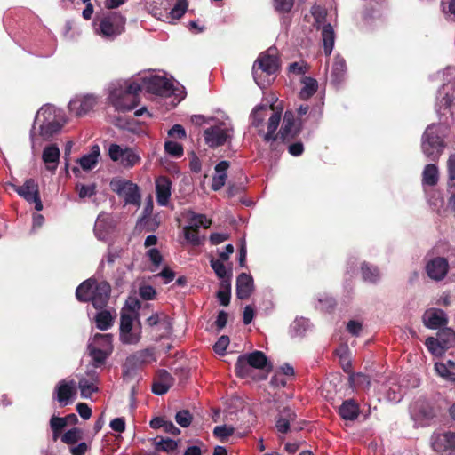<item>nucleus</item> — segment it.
Returning <instances> with one entry per match:
<instances>
[{"label": "nucleus", "mask_w": 455, "mask_h": 455, "mask_svg": "<svg viewBox=\"0 0 455 455\" xmlns=\"http://www.w3.org/2000/svg\"><path fill=\"white\" fill-rule=\"evenodd\" d=\"M107 90L109 103L119 112L135 108L139 103L137 93L141 90L161 97H173L174 105L186 96L185 88L179 82L153 72L139 74L131 79L113 81Z\"/></svg>", "instance_id": "f257e3e1"}, {"label": "nucleus", "mask_w": 455, "mask_h": 455, "mask_svg": "<svg viewBox=\"0 0 455 455\" xmlns=\"http://www.w3.org/2000/svg\"><path fill=\"white\" fill-rule=\"evenodd\" d=\"M111 288L105 281L97 282L90 278L83 282L76 291V297L79 301H91L97 309L103 308L109 299Z\"/></svg>", "instance_id": "f03ea898"}, {"label": "nucleus", "mask_w": 455, "mask_h": 455, "mask_svg": "<svg viewBox=\"0 0 455 455\" xmlns=\"http://www.w3.org/2000/svg\"><path fill=\"white\" fill-rule=\"evenodd\" d=\"M279 69V60L274 49H268L259 54L253 64L252 74L256 84L260 88H265L274 80V76Z\"/></svg>", "instance_id": "7ed1b4c3"}, {"label": "nucleus", "mask_w": 455, "mask_h": 455, "mask_svg": "<svg viewBox=\"0 0 455 455\" xmlns=\"http://www.w3.org/2000/svg\"><path fill=\"white\" fill-rule=\"evenodd\" d=\"M447 126L443 124H432L426 129L421 141L423 154L431 160H436L442 155L445 144Z\"/></svg>", "instance_id": "20e7f679"}, {"label": "nucleus", "mask_w": 455, "mask_h": 455, "mask_svg": "<svg viewBox=\"0 0 455 455\" xmlns=\"http://www.w3.org/2000/svg\"><path fill=\"white\" fill-rule=\"evenodd\" d=\"M95 24L97 35L112 41L124 32L126 18L120 12H110L103 14Z\"/></svg>", "instance_id": "39448f33"}, {"label": "nucleus", "mask_w": 455, "mask_h": 455, "mask_svg": "<svg viewBox=\"0 0 455 455\" xmlns=\"http://www.w3.org/2000/svg\"><path fill=\"white\" fill-rule=\"evenodd\" d=\"M113 336L111 334H95L88 343V353L92 364L101 366L113 351Z\"/></svg>", "instance_id": "423d86ee"}, {"label": "nucleus", "mask_w": 455, "mask_h": 455, "mask_svg": "<svg viewBox=\"0 0 455 455\" xmlns=\"http://www.w3.org/2000/svg\"><path fill=\"white\" fill-rule=\"evenodd\" d=\"M234 134L233 125L228 118L215 122L204 132L205 143L210 148H218L229 141Z\"/></svg>", "instance_id": "0eeeda50"}, {"label": "nucleus", "mask_w": 455, "mask_h": 455, "mask_svg": "<svg viewBox=\"0 0 455 455\" xmlns=\"http://www.w3.org/2000/svg\"><path fill=\"white\" fill-rule=\"evenodd\" d=\"M135 316L127 313V307L120 316L119 339L124 345H137L141 339L140 323L134 324Z\"/></svg>", "instance_id": "6e6552de"}, {"label": "nucleus", "mask_w": 455, "mask_h": 455, "mask_svg": "<svg viewBox=\"0 0 455 455\" xmlns=\"http://www.w3.org/2000/svg\"><path fill=\"white\" fill-rule=\"evenodd\" d=\"M311 13L315 20V26L317 29H322L324 52L326 55H330L334 46L335 33L331 25L325 23L326 11L319 5H314Z\"/></svg>", "instance_id": "1a4fd4ad"}, {"label": "nucleus", "mask_w": 455, "mask_h": 455, "mask_svg": "<svg viewBox=\"0 0 455 455\" xmlns=\"http://www.w3.org/2000/svg\"><path fill=\"white\" fill-rule=\"evenodd\" d=\"M268 363L266 355L261 351L244 354L237 358L235 363L236 374L241 378H247L251 375V368L264 369Z\"/></svg>", "instance_id": "9d476101"}, {"label": "nucleus", "mask_w": 455, "mask_h": 455, "mask_svg": "<svg viewBox=\"0 0 455 455\" xmlns=\"http://www.w3.org/2000/svg\"><path fill=\"white\" fill-rule=\"evenodd\" d=\"M156 361L154 352L150 348L138 350L133 354L127 356L123 365V371L124 378L127 380L132 379L137 373V371L143 365Z\"/></svg>", "instance_id": "9b49d317"}, {"label": "nucleus", "mask_w": 455, "mask_h": 455, "mask_svg": "<svg viewBox=\"0 0 455 455\" xmlns=\"http://www.w3.org/2000/svg\"><path fill=\"white\" fill-rule=\"evenodd\" d=\"M100 366L89 363L86 370L83 374H77L78 379L77 387L80 390L81 397L88 399L93 393L99 391L100 377L97 369Z\"/></svg>", "instance_id": "f8f14e48"}, {"label": "nucleus", "mask_w": 455, "mask_h": 455, "mask_svg": "<svg viewBox=\"0 0 455 455\" xmlns=\"http://www.w3.org/2000/svg\"><path fill=\"white\" fill-rule=\"evenodd\" d=\"M108 156L124 168H132L140 162L139 153L127 146L112 143L108 147Z\"/></svg>", "instance_id": "ddd939ff"}, {"label": "nucleus", "mask_w": 455, "mask_h": 455, "mask_svg": "<svg viewBox=\"0 0 455 455\" xmlns=\"http://www.w3.org/2000/svg\"><path fill=\"white\" fill-rule=\"evenodd\" d=\"M111 189L120 197H123L126 204L139 206L140 204V193L139 187L133 182L122 179H115L110 182Z\"/></svg>", "instance_id": "4468645a"}, {"label": "nucleus", "mask_w": 455, "mask_h": 455, "mask_svg": "<svg viewBox=\"0 0 455 455\" xmlns=\"http://www.w3.org/2000/svg\"><path fill=\"white\" fill-rule=\"evenodd\" d=\"M77 383L75 379H62L58 382L53 391V399L61 406L74 402L76 395Z\"/></svg>", "instance_id": "2eb2a0df"}, {"label": "nucleus", "mask_w": 455, "mask_h": 455, "mask_svg": "<svg viewBox=\"0 0 455 455\" xmlns=\"http://www.w3.org/2000/svg\"><path fill=\"white\" fill-rule=\"evenodd\" d=\"M14 191L27 202L35 204V209L41 211L43 204L40 199L38 185L33 179H28L22 186L12 185Z\"/></svg>", "instance_id": "dca6fc26"}, {"label": "nucleus", "mask_w": 455, "mask_h": 455, "mask_svg": "<svg viewBox=\"0 0 455 455\" xmlns=\"http://www.w3.org/2000/svg\"><path fill=\"white\" fill-rule=\"evenodd\" d=\"M66 117L63 111L52 105L43 106L36 113L34 124H64Z\"/></svg>", "instance_id": "f3484780"}, {"label": "nucleus", "mask_w": 455, "mask_h": 455, "mask_svg": "<svg viewBox=\"0 0 455 455\" xmlns=\"http://www.w3.org/2000/svg\"><path fill=\"white\" fill-rule=\"evenodd\" d=\"M63 124H39L35 125L30 133V140L32 148L40 147L44 141L49 140L54 134H56Z\"/></svg>", "instance_id": "a211bd4d"}, {"label": "nucleus", "mask_w": 455, "mask_h": 455, "mask_svg": "<svg viewBox=\"0 0 455 455\" xmlns=\"http://www.w3.org/2000/svg\"><path fill=\"white\" fill-rule=\"evenodd\" d=\"M99 101V97L94 94L75 96L68 104L70 112L76 116H83L93 109Z\"/></svg>", "instance_id": "6ab92c4d"}, {"label": "nucleus", "mask_w": 455, "mask_h": 455, "mask_svg": "<svg viewBox=\"0 0 455 455\" xmlns=\"http://www.w3.org/2000/svg\"><path fill=\"white\" fill-rule=\"evenodd\" d=\"M432 449L440 454L455 451V433L451 431L435 433L431 437Z\"/></svg>", "instance_id": "aec40b11"}, {"label": "nucleus", "mask_w": 455, "mask_h": 455, "mask_svg": "<svg viewBox=\"0 0 455 455\" xmlns=\"http://www.w3.org/2000/svg\"><path fill=\"white\" fill-rule=\"evenodd\" d=\"M411 419L419 426H426L435 417L434 409L424 401H418L411 406Z\"/></svg>", "instance_id": "412c9836"}, {"label": "nucleus", "mask_w": 455, "mask_h": 455, "mask_svg": "<svg viewBox=\"0 0 455 455\" xmlns=\"http://www.w3.org/2000/svg\"><path fill=\"white\" fill-rule=\"evenodd\" d=\"M449 270V263L443 257L431 259L426 264V271L429 278L435 281L443 280Z\"/></svg>", "instance_id": "4be33fe9"}, {"label": "nucleus", "mask_w": 455, "mask_h": 455, "mask_svg": "<svg viewBox=\"0 0 455 455\" xmlns=\"http://www.w3.org/2000/svg\"><path fill=\"white\" fill-rule=\"evenodd\" d=\"M115 222L113 218L107 213H100L94 225V234L99 240L107 241L114 231Z\"/></svg>", "instance_id": "5701e85b"}, {"label": "nucleus", "mask_w": 455, "mask_h": 455, "mask_svg": "<svg viewBox=\"0 0 455 455\" xmlns=\"http://www.w3.org/2000/svg\"><path fill=\"white\" fill-rule=\"evenodd\" d=\"M423 322L426 327H427L428 329L441 330L447 324L448 318L443 310L437 308H430L424 313Z\"/></svg>", "instance_id": "b1692460"}, {"label": "nucleus", "mask_w": 455, "mask_h": 455, "mask_svg": "<svg viewBox=\"0 0 455 455\" xmlns=\"http://www.w3.org/2000/svg\"><path fill=\"white\" fill-rule=\"evenodd\" d=\"M174 379L166 370H159L152 384V392L163 395L172 387Z\"/></svg>", "instance_id": "393cba45"}, {"label": "nucleus", "mask_w": 455, "mask_h": 455, "mask_svg": "<svg viewBox=\"0 0 455 455\" xmlns=\"http://www.w3.org/2000/svg\"><path fill=\"white\" fill-rule=\"evenodd\" d=\"M156 202L160 206H166L172 195V181L164 176L156 180Z\"/></svg>", "instance_id": "a878e982"}, {"label": "nucleus", "mask_w": 455, "mask_h": 455, "mask_svg": "<svg viewBox=\"0 0 455 455\" xmlns=\"http://www.w3.org/2000/svg\"><path fill=\"white\" fill-rule=\"evenodd\" d=\"M254 289L253 278L251 275L242 273L236 279V296L240 299H248Z\"/></svg>", "instance_id": "bb28decb"}, {"label": "nucleus", "mask_w": 455, "mask_h": 455, "mask_svg": "<svg viewBox=\"0 0 455 455\" xmlns=\"http://www.w3.org/2000/svg\"><path fill=\"white\" fill-rule=\"evenodd\" d=\"M60 156V149L56 145H50L44 148L42 159L45 164L47 170L54 172L57 169Z\"/></svg>", "instance_id": "cd10ccee"}, {"label": "nucleus", "mask_w": 455, "mask_h": 455, "mask_svg": "<svg viewBox=\"0 0 455 455\" xmlns=\"http://www.w3.org/2000/svg\"><path fill=\"white\" fill-rule=\"evenodd\" d=\"M299 132V127L295 124L294 115L291 111H286L283 117V126L279 132L281 138L284 140L293 138Z\"/></svg>", "instance_id": "c85d7f7f"}, {"label": "nucleus", "mask_w": 455, "mask_h": 455, "mask_svg": "<svg viewBox=\"0 0 455 455\" xmlns=\"http://www.w3.org/2000/svg\"><path fill=\"white\" fill-rule=\"evenodd\" d=\"M183 216L188 220V224L186 226L194 229L208 228L212 224L211 220H208L204 214L196 213L192 210H186Z\"/></svg>", "instance_id": "c756f323"}, {"label": "nucleus", "mask_w": 455, "mask_h": 455, "mask_svg": "<svg viewBox=\"0 0 455 455\" xmlns=\"http://www.w3.org/2000/svg\"><path fill=\"white\" fill-rule=\"evenodd\" d=\"M435 370L438 376L451 382H455V361L446 360L435 364Z\"/></svg>", "instance_id": "7c9ffc66"}, {"label": "nucleus", "mask_w": 455, "mask_h": 455, "mask_svg": "<svg viewBox=\"0 0 455 455\" xmlns=\"http://www.w3.org/2000/svg\"><path fill=\"white\" fill-rule=\"evenodd\" d=\"M359 405L353 399L344 401L339 409L340 417L345 420H355L359 416Z\"/></svg>", "instance_id": "2f4dec72"}, {"label": "nucleus", "mask_w": 455, "mask_h": 455, "mask_svg": "<svg viewBox=\"0 0 455 455\" xmlns=\"http://www.w3.org/2000/svg\"><path fill=\"white\" fill-rule=\"evenodd\" d=\"M229 167L228 161H221L215 166V175L212 177V188L214 191L220 190L226 182L227 180V170Z\"/></svg>", "instance_id": "473e14b6"}, {"label": "nucleus", "mask_w": 455, "mask_h": 455, "mask_svg": "<svg viewBox=\"0 0 455 455\" xmlns=\"http://www.w3.org/2000/svg\"><path fill=\"white\" fill-rule=\"evenodd\" d=\"M346 76V62L345 60L339 56L335 57L334 61L331 66L330 79L331 82L338 85L345 78Z\"/></svg>", "instance_id": "72a5a7b5"}, {"label": "nucleus", "mask_w": 455, "mask_h": 455, "mask_svg": "<svg viewBox=\"0 0 455 455\" xmlns=\"http://www.w3.org/2000/svg\"><path fill=\"white\" fill-rule=\"evenodd\" d=\"M100 154V147L98 145L92 146L90 153L84 155L79 159L80 166L85 171L93 169L99 161Z\"/></svg>", "instance_id": "f704fd0d"}, {"label": "nucleus", "mask_w": 455, "mask_h": 455, "mask_svg": "<svg viewBox=\"0 0 455 455\" xmlns=\"http://www.w3.org/2000/svg\"><path fill=\"white\" fill-rule=\"evenodd\" d=\"M281 111L273 112L267 122V132H262L264 140L267 142L276 140L275 131L281 121Z\"/></svg>", "instance_id": "c9c22d12"}, {"label": "nucleus", "mask_w": 455, "mask_h": 455, "mask_svg": "<svg viewBox=\"0 0 455 455\" xmlns=\"http://www.w3.org/2000/svg\"><path fill=\"white\" fill-rule=\"evenodd\" d=\"M361 273L364 282L376 283L380 280V272L374 265L363 262L361 266Z\"/></svg>", "instance_id": "e433bc0d"}, {"label": "nucleus", "mask_w": 455, "mask_h": 455, "mask_svg": "<svg viewBox=\"0 0 455 455\" xmlns=\"http://www.w3.org/2000/svg\"><path fill=\"white\" fill-rule=\"evenodd\" d=\"M439 180L438 168L434 164H428L425 166L422 172L423 185L435 186Z\"/></svg>", "instance_id": "4c0bfd02"}, {"label": "nucleus", "mask_w": 455, "mask_h": 455, "mask_svg": "<svg viewBox=\"0 0 455 455\" xmlns=\"http://www.w3.org/2000/svg\"><path fill=\"white\" fill-rule=\"evenodd\" d=\"M301 83L303 86L299 92V97L302 100H307L316 92L318 88L317 81L312 77L304 76Z\"/></svg>", "instance_id": "58836bf2"}, {"label": "nucleus", "mask_w": 455, "mask_h": 455, "mask_svg": "<svg viewBox=\"0 0 455 455\" xmlns=\"http://www.w3.org/2000/svg\"><path fill=\"white\" fill-rule=\"evenodd\" d=\"M95 323L98 329L106 331L113 325L114 317L109 311L101 310L95 315Z\"/></svg>", "instance_id": "ea45409f"}, {"label": "nucleus", "mask_w": 455, "mask_h": 455, "mask_svg": "<svg viewBox=\"0 0 455 455\" xmlns=\"http://www.w3.org/2000/svg\"><path fill=\"white\" fill-rule=\"evenodd\" d=\"M437 338L446 350L455 345V331L451 328L443 327L439 330Z\"/></svg>", "instance_id": "a19ab883"}, {"label": "nucleus", "mask_w": 455, "mask_h": 455, "mask_svg": "<svg viewBox=\"0 0 455 455\" xmlns=\"http://www.w3.org/2000/svg\"><path fill=\"white\" fill-rule=\"evenodd\" d=\"M309 328V322L304 317L296 318L291 324L290 332L293 337L303 336Z\"/></svg>", "instance_id": "79ce46f5"}, {"label": "nucleus", "mask_w": 455, "mask_h": 455, "mask_svg": "<svg viewBox=\"0 0 455 455\" xmlns=\"http://www.w3.org/2000/svg\"><path fill=\"white\" fill-rule=\"evenodd\" d=\"M349 383L354 388L368 389L371 386L369 376L361 372L351 374Z\"/></svg>", "instance_id": "37998d69"}, {"label": "nucleus", "mask_w": 455, "mask_h": 455, "mask_svg": "<svg viewBox=\"0 0 455 455\" xmlns=\"http://www.w3.org/2000/svg\"><path fill=\"white\" fill-rule=\"evenodd\" d=\"M426 347H427V349L429 350V352L434 355L435 356H441L444 354L445 352V348L443 346V344H441V341L439 340V339L436 337V338H434V337H429L426 339Z\"/></svg>", "instance_id": "c03bdc74"}, {"label": "nucleus", "mask_w": 455, "mask_h": 455, "mask_svg": "<svg viewBox=\"0 0 455 455\" xmlns=\"http://www.w3.org/2000/svg\"><path fill=\"white\" fill-rule=\"evenodd\" d=\"M445 88L443 87L442 90L438 92L437 96V104H436V111L438 114H441V109L444 110L450 108L454 100L453 96H450L448 92H444Z\"/></svg>", "instance_id": "a18cd8bd"}, {"label": "nucleus", "mask_w": 455, "mask_h": 455, "mask_svg": "<svg viewBox=\"0 0 455 455\" xmlns=\"http://www.w3.org/2000/svg\"><path fill=\"white\" fill-rule=\"evenodd\" d=\"M182 231L184 238L188 243L192 244L193 246L201 244V238L198 234V229H194L185 226Z\"/></svg>", "instance_id": "49530a36"}, {"label": "nucleus", "mask_w": 455, "mask_h": 455, "mask_svg": "<svg viewBox=\"0 0 455 455\" xmlns=\"http://www.w3.org/2000/svg\"><path fill=\"white\" fill-rule=\"evenodd\" d=\"M267 111H268V108L266 106L256 107L251 115V124L255 127H259L267 116Z\"/></svg>", "instance_id": "de8ad7c7"}, {"label": "nucleus", "mask_w": 455, "mask_h": 455, "mask_svg": "<svg viewBox=\"0 0 455 455\" xmlns=\"http://www.w3.org/2000/svg\"><path fill=\"white\" fill-rule=\"evenodd\" d=\"M188 9V3L186 0H177L175 5L171 9L169 17L173 20L181 18Z\"/></svg>", "instance_id": "09e8293b"}, {"label": "nucleus", "mask_w": 455, "mask_h": 455, "mask_svg": "<svg viewBox=\"0 0 455 455\" xmlns=\"http://www.w3.org/2000/svg\"><path fill=\"white\" fill-rule=\"evenodd\" d=\"M53 438L57 439L60 432L67 426V419L52 416L50 420Z\"/></svg>", "instance_id": "8fccbe9b"}, {"label": "nucleus", "mask_w": 455, "mask_h": 455, "mask_svg": "<svg viewBox=\"0 0 455 455\" xmlns=\"http://www.w3.org/2000/svg\"><path fill=\"white\" fill-rule=\"evenodd\" d=\"M164 150L173 157H180L184 152L183 147L180 143L172 140L164 143Z\"/></svg>", "instance_id": "3c124183"}, {"label": "nucleus", "mask_w": 455, "mask_h": 455, "mask_svg": "<svg viewBox=\"0 0 455 455\" xmlns=\"http://www.w3.org/2000/svg\"><path fill=\"white\" fill-rule=\"evenodd\" d=\"M273 4L279 13H287L292 9L294 0H273Z\"/></svg>", "instance_id": "603ef678"}, {"label": "nucleus", "mask_w": 455, "mask_h": 455, "mask_svg": "<svg viewBox=\"0 0 455 455\" xmlns=\"http://www.w3.org/2000/svg\"><path fill=\"white\" fill-rule=\"evenodd\" d=\"M157 329L160 333V338L166 337L171 334L172 330V323L171 318H169L167 315H162V321L160 324L157 326Z\"/></svg>", "instance_id": "864d4df0"}, {"label": "nucleus", "mask_w": 455, "mask_h": 455, "mask_svg": "<svg viewBox=\"0 0 455 455\" xmlns=\"http://www.w3.org/2000/svg\"><path fill=\"white\" fill-rule=\"evenodd\" d=\"M175 420L181 427H188L191 424L192 415L188 411L183 410L176 413Z\"/></svg>", "instance_id": "5fc2aeb1"}, {"label": "nucleus", "mask_w": 455, "mask_h": 455, "mask_svg": "<svg viewBox=\"0 0 455 455\" xmlns=\"http://www.w3.org/2000/svg\"><path fill=\"white\" fill-rule=\"evenodd\" d=\"M81 437V431L75 427L67 431L61 437V441L68 444L76 443Z\"/></svg>", "instance_id": "6e6d98bb"}, {"label": "nucleus", "mask_w": 455, "mask_h": 455, "mask_svg": "<svg viewBox=\"0 0 455 455\" xmlns=\"http://www.w3.org/2000/svg\"><path fill=\"white\" fill-rule=\"evenodd\" d=\"M177 448V443L172 439H161L156 443V449L157 451H172Z\"/></svg>", "instance_id": "4d7b16f0"}, {"label": "nucleus", "mask_w": 455, "mask_h": 455, "mask_svg": "<svg viewBox=\"0 0 455 455\" xmlns=\"http://www.w3.org/2000/svg\"><path fill=\"white\" fill-rule=\"evenodd\" d=\"M211 267L214 270L215 274L218 275L219 278L224 279L228 275V270L224 265V263L219 259L216 260H211Z\"/></svg>", "instance_id": "13d9d810"}, {"label": "nucleus", "mask_w": 455, "mask_h": 455, "mask_svg": "<svg viewBox=\"0 0 455 455\" xmlns=\"http://www.w3.org/2000/svg\"><path fill=\"white\" fill-rule=\"evenodd\" d=\"M308 69L304 61L291 63L288 67V72L293 75H304Z\"/></svg>", "instance_id": "bf43d9fd"}, {"label": "nucleus", "mask_w": 455, "mask_h": 455, "mask_svg": "<svg viewBox=\"0 0 455 455\" xmlns=\"http://www.w3.org/2000/svg\"><path fill=\"white\" fill-rule=\"evenodd\" d=\"M124 253L122 248L108 247L105 259L108 264H113L117 259L121 258Z\"/></svg>", "instance_id": "052dcab7"}, {"label": "nucleus", "mask_w": 455, "mask_h": 455, "mask_svg": "<svg viewBox=\"0 0 455 455\" xmlns=\"http://www.w3.org/2000/svg\"><path fill=\"white\" fill-rule=\"evenodd\" d=\"M234 427L222 425V426H217L215 427L213 430V434L215 436L220 439H225L228 436H230L234 433Z\"/></svg>", "instance_id": "680f3d73"}, {"label": "nucleus", "mask_w": 455, "mask_h": 455, "mask_svg": "<svg viewBox=\"0 0 455 455\" xmlns=\"http://www.w3.org/2000/svg\"><path fill=\"white\" fill-rule=\"evenodd\" d=\"M77 191L80 198L91 197L96 192L94 184L77 186Z\"/></svg>", "instance_id": "e2e57ef3"}, {"label": "nucleus", "mask_w": 455, "mask_h": 455, "mask_svg": "<svg viewBox=\"0 0 455 455\" xmlns=\"http://www.w3.org/2000/svg\"><path fill=\"white\" fill-rule=\"evenodd\" d=\"M231 283L227 282V290H220L217 293L219 301L223 306H228L230 301Z\"/></svg>", "instance_id": "0e129e2a"}, {"label": "nucleus", "mask_w": 455, "mask_h": 455, "mask_svg": "<svg viewBox=\"0 0 455 455\" xmlns=\"http://www.w3.org/2000/svg\"><path fill=\"white\" fill-rule=\"evenodd\" d=\"M229 344V338L228 336H221L213 346L214 351L219 355H224Z\"/></svg>", "instance_id": "69168bd1"}, {"label": "nucleus", "mask_w": 455, "mask_h": 455, "mask_svg": "<svg viewBox=\"0 0 455 455\" xmlns=\"http://www.w3.org/2000/svg\"><path fill=\"white\" fill-rule=\"evenodd\" d=\"M447 165L449 172L448 184L450 187H453L455 186V154L450 156Z\"/></svg>", "instance_id": "338daca9"}, {"label": "nucleus", "mask_w": 455, "mask_h": 455, "mask_svg": "<svg viewBox=\"0 0 455 455\" xmlns=\"http://www.w3.org/2000/svg\"><path fill=\"white\" fill-rule=\"evenodd\" d=\"M443 12L451 20H455V0H450L447 3L442 0Z\"/></svg>", "instance_id": "774afa93"}]
</instances>
